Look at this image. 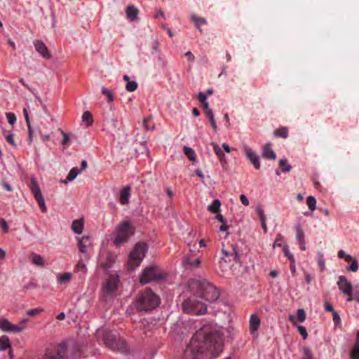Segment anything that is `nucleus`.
I'll return each mask as SVG.
<instances>
[{
	"label": "nucleus",
	"instance_id": "obj_48",
	"mask_svg": "<svg viewBox=\"0 0 359 359\" xmlns=\"http://www.w3.org/2000/svg\"><path fill=\"white\" fill-rule=\"evenodd\" d=\"M283 240H284L283 236L281 234L278 233L276 236V238L273 243V248L282 246V243L283 242Z\"/></svg>",
	"mask_w": 359,
	"mask_h": 359
},
{
	"label": "nucleus",
	"instance_id": "obj_31",
	"mask_svg": "<svg viewBox=\"0 0 359 359\" xmlns=\"http://www.w3.org/2000/svg\"><path fill=\"white\" fill-rule=\"evenodd\" d=\"M221 202L219 199H215L208 206V210L212 213H218L220 210Z\"/></svg>",
	"mask_w": 359,
	"mask_h": 359
},
{
	"label": "nucleus",
	"instance_id": "obj_19",
	"mask_svg": "<svg viewBox=\"0 0 359 359\" xmlns=\"http://www.w3.org/2000/svg\"><path fill=\"white\" fill-rule=\"evenodd\" d=\"M127 19L130 21H134L137 19L139 14V10L133 5H129L126 8Z\"/></svg>",
	"mask_w": 359,
	"mask_h": 359
},
{
	"label": "nucleus",
	"instance_id": "obj_43",
	"mask_svg": "<svg viewBox=\"0 0 359 359\" xmlns=\"http://www.w3.org/2000/svg\"><path fill=\"white\" fill-rule=\"evenodd\" d=\"M137 88V83L132 81H128L126 86V89L129 92H133Z\"/></svg>",
	"mask_w": 359,
	"mask_h": 359
},
{
	"label": "nucleus",
	"instance_id": "obj_56",
	"mask_svg": "<svg viewBox=\"0 0 359 359\" xmlns=\"http://www.w3.org/2000/svg\"><path fill=\"white\" fill-rule=\"evenodd\" d=\"M332 318L335 324L339 323L341 320L340 316L336 311L332 312Z\"/></svg>",
	"mask_w": 359,
	"mask_h": 359
},
{
	"label": "nucleus",
	"instance_id": "obj_10",
	"mask_svg": "<svg viewBox=\"0 0 359 359\" xmlns=\"http://www.w3.org/2000/svg\"><path fill=\"white\" fill-rule=\"evenodd\" d=\"M29 189L33 194L35 200L37 201L40 210L43 212H47V208L45 204V200L41 193V189L35 178H32L29 184Z\"/></svg>",
	"mask_w": 359,
	"mask_h": 359
},
{
	"label": "nucleus",
	"instance_id": "obj_38",
	"mask_svg": "<svg viewBox=\"0 0 359 359\" xmlns=\"http://www.w3.org/2000/svg\"><path fill=\"white\" fill-rule=\"evenodd\" d=\"M82 120L83 122H86L88 126L91 125L93 122L92 114L88 111H86L83 114Z\"/></svg>",
	"mask_w": 359,
	"mask_h": 359
},
{
	"label": "nucleus",
	"instance_id": "obj_52",
	"mask_svg": "<svg viewBox=\"0 0 359 359\" xmlns=\"http://www.w3.org/2000/svg\"><path fill=\"white\" fill-rule=\"evenodd\" d=\"M255 210H256V213L259 215L260 220L266 219L264 212L261 206H259V205L257 206Z\"/></svg>",
	"mask_w": 359,
	"mask_h": 359
},
{
	"label": "nucleus",
	"instance_id": "obj_45",
	"mask_svg": "<svg viewBox=\"0 0 359 359\" xmlns=\"http://www.w3.org/2000/svg\"><path fill=\"white\" fill-rule=\"evenodd\" d=\"M6 116L8 123L12 126L14 125V123L16 122V120H17L16 116L13 113H11V112L6 113Z\"/></svg>",
	"mask_w": 359,
	"mask_h": 359
},
{
	"label": "nucleus",
	"instance_id": "obj_9",
	"mask_svg": "<svg viewBox=\"0 0 359 359\" xmlns=\"http://www.w3.org/2000/svg\"><path fill=\"white\" fill-rule=\"evenodd\" d=\"M183 311L194 315H203L207 311L206 305L196 299H188L182 303Z\"/></svg>",
	"mask_w": 359,
	"mask_h": 359
},
{
	"label": "nucleus",
	"instance_id": "obj_33",
	"mask_svg": "<svg viewBox=\"0 0 359 359\" xmlns=\"http://www.w3.org/2000/svg\"><path fill=\"white\" fill-rule=\"evenodd\" d=\"M11 346L10 340L8 337L2 336L0 337V351H5Z\"/></svg>",
	"mask_w": 359,
	"mask_h": 359
},
{
	"label": "nucleus",
	"instance_id": "obj_17",
	"mask_svg": "<svg viewBox=\"0 0 359 359\" xmlns=\"http://www.w3.org/2000/svg\"><path fill=\"white\" fill-rule=\"evenodd\" d=\"M250 334H255L260 326V318L256 314H252L250 318Z\"/></svg>",
	"mask_w": 359,
	"mask_h": 359
},
{
	"label": "nucleus",
	"instance_id": "obj_44",
	"mask_svg": "<svg viewBox=\"0 0 359 359\" xmlns=\"http://www.w3.org/2000/svg\"><path fill=\"white\" fill-rule=\"evenodd\" d=\"M297 317L299 322H304L306 319V313L303 309H299L297 312Z\"/></svg>",
	"mask_w": 359,
	"mask_h": 359
},
{
	"label": "nucleus",
	"instance_id": "obj_21",
	"mask_svg": "<svg viewBox=\"0 0 359 359\" xmlns=\"http://www.w3.org/2000/svg\"><path fill=\"white\" fill-rule=\"evenodd\" d=\"M222 253L224 257H222V260L224 262H231V259L237 262L238 259V252L235 249H233L231 252H227L224 249H222Z\"/></svg>",
	"mask_w": 359,
	"mask_h": 359
},
{
	"label": "nucleus",
	"instance_id": "obj_60",
	"mask_svg": "<svg viewBox=\"0 0 359 359\" xmlns=\"http://www.w3.org/2000/svg\"><path fill=\"white\" fill-rule=\"evenodd\" d=\"M62 137H63L62 144H66L69 141V137H68L67 134L64 133L63 131H62Z\"/></svg>",
	"mask_w": 359,
	"mask_h": 359
},
{
	"label": "nucleus",
	"instance_id": "obj_28",
	"mask_svg": "<svg viewBox=\"0 0 359 359\" xmlns=\"http://www.w3.org/2000/svg\"><path fill=\"white\" fill-rule=\"evenodd\" d=\"M31 260L33 264L37 266L42 267L45 264L43 258L40 255L36 253H32Z\"/></svg>",
	"mask_w": 359,
	"mask_h": 359
},
{
	"label": "nucleus",
	"instance_id": "obj_47",
	"mask_svg": "<svg viewBox=\"0 0 359 359\" xmlns=\"http://www.w3.org/2000/svg\"><path fill=\"white\" fill-rule=\"evenodd\" d=\"M102 93L105 95L109 102H112L114 100L113 93L111 91L107 89L105 87L102 88Z\"/></svg>",
	"mask_w": 359,
	"mask_h": 359
},
{
	"label": "nucleus",
	"instance_id": "obj_29",
	"mask_svg": "<svg viewBox=\"0 0 359 359\" xmlns=\"http://www.w3.org/2000/svg\"><path fill=\"white\" fill-rule=\"evenodd\" d=\"M191 20L194 22L196 27L199 29L200 32H202L200 26L201 25H204L207 23V21L205 18L197 16L195 14H192L191 15Z\"/></svg>",
	"mask_w": 359,
	"mask_h": 359
},
{
	"label": "nucleus",
	"instance_id": "obj_46",
	"mask_svg": "<svg viewBox=\"0 0 359 359\" xmlns=\"http://www.w3.org/2000/svg\"><path fill=\"white\" fill-rule=\"evenodd\" d=\"M351 359H359V347L354 346L350 352Z\"/></svg>",
	"mask_w": 359,
	"mask_h": 359
},
{
	"label": "nucleus",
	"instance_id": "obj_3",
	"mask_svg": "<svg viewBox=\"0 0 359 359\" xmlns=\"http://www.w3.org/2000/svg\"><path fill=\"white\" fill-rule=\"evenodd\" d=\"M160 304V298L150 288L141 291L137 297V308L140 311H149Z\"/></svg>",
	"mask_w": 359,
	"mask_h": 359
},
{
	"label": "nucleus",
	"instance_id": "obj_64",
	"mask_svg": "<svg viewBox=\"0 0 359 359\" xmlns=\"http://www.w3.org/2000/svg\"><path fill=\"white\" fill-rule=\"evenodd\" d=\"M2 186L7 191H12V188H11V185L8 183L4 182Z\"/></svg>",
	"mask_w": 359,
	"mask_h": 359
},
{
	"label": "nucleus",
	"instance_id": "obj_42",
	"mask_svg": "<svg viewBox=\"0 0 359 359\" xmlns=\"http://www.w3.org/2000/svg\"><path fill=\"white\" fill-rule=\"evenodd\" d=\"M4 135L6 140L11 144L12 146L16 147L17 144L14 140L13 135L12 133H6V132H4Z\"/></svg>",
	"mask_w": 359,
	"mask_h": 359
},
{
	"label": "nucleus",
	"instance_id": "obj_49",
	"mask_svg": "<svg viewBox=\"0 0 359 359\" xmlns=\"http://www.w3.org/2000/svg\"><path fill=\"white\" fill-rule=\"evenodd\" d=\"M43 309L42 308H36L31 309L27 311V314L29 316H34L42 312Z\"/></svg>",
	"mask_w": 359,
	"mask_h": 359
},
{
	"label": "nucleus",
	"instance_id": "obj_27",
	"mask_svg": "<svg viewBox=\"0 0 359 359\" xmlns=\"http://www.w3.org/2000/svg\"><path fill=\"white\" fill-rule=\"evenodd\" d=\"M79 173H80V172H79L78 168H76V167L73 168L69 172L66 179L64 180H62L61 182L65 184H67L69 182H72L78 176V175Z\"/></svg>",
	"mask_w": 359,
	"mask_h": 359
},
{
	"label": "nucleus",
	"instance_id": "obj_15",
	"mask_svg": "<svg viewBox=\"0 0 359 359\" xmlns=\"http://www.w3.org/2000/svg\"><path fill=\"white\" fill-rule=\"evenodd\" d=\"M34 46L35 50L45 59H50L51 57V54L48 50V48L45 45V43L39 40H36L34 41Z\"/></svg>",
	"mask_w": 359,
	"mask_h": 359
},
{
	"label": "nucleus",
	"instance_id": "obj_5",
	"mask_svg": "<svg viewBox=\"0 0 359 359\" xmlns=\"http://www.w3.org/2000/svg\"><path fill=\"white\" fill-rule=\"evenodd\" d=\"M165 276L166 273L161 267L155 265L149 266L143 270L140 282L144 285L151 281H159L163 280Z\"/></svg>",
	"mask_w": 359,
	"mask_h": 359
},
{
	"label": "nucleus",
	"instance_id": "obj_61",
	"mask_svg": "<svg viewBox=\"0 0 359 359\" xmlns=\"http://www.w3.org/2000/svg\"><path fill=\"white\" fill-rule=\"evenodd\" d=\"M266 218L260 220L261 224H262V229H263L264 233L267 232V227H266Z\"/></svg>",
	"mask_w": 359,
	"mask_h": 359
},
{
	"label": "nucleus",
	"instance_id": "obj_34",
	"mask_svg": "<svg viewBox=\"0 0 359 359\" xmlns=\"http://www.w3.org/2000/svg\"><path fill=\"white\" fill-rule=\"evenodd\" d=\"M278 165L284 172H289L292 169V166L288 164L287 160L285 158L280 159L278 162Z\"/></svg>",
	"mask_w": 359,
	"mask_h": 359
},
{
	"label": "nucleus",
	"instance_id": "obj_22",
	"mask_svg": "<svg viewBox=\"0 0 359 359\" xmlns=\"http://www.w3.org/2000/svg\"><path fill=\"white\" fill-rule=\"evenodd\" d=\"M23 114H24L25 119L26 121V123H27V128H28V133H29L28 142H29V144H31V143L32 142V140H33L34 131L31 126L30 120H29L27 110L25 108L23 109Z\"/></svg>",
	"mask_w": 359,
	"mask_h": 359
},
{
	"label": "nucleus",
	"instance_id": "obj_13",
	"mask_svg": "<svg viewBox=\"0 0 359 359\" xmlns=\"http://www.w3.org/2000/svg\"><path fill=\"white\" fill-rule=\"evenodd\" d=\"M337 255L341 259H344L346 262H351V264L346 268L348 271L355 272L358 269V264L357 260L349 255H346L343 250H340Z\"/></svg>",
	"mask_w": 359,
	"mask_h": 359
},
{
	"label": "nucleus",
	"instance_id": "obj_54",
	"mask_svg": "<svg viewBox=\"0 0 359 359\" xmlns=\"http://www.w3.org/2000/svg\"><path fill=\"white\" fill-rule=\"evenodd\" d=\"M0 226L5 232H8L9 227L4 219H0Z\"/></svg>",
	"mask_w": 359,
	"mask_h": 359
},
{
	"label": "nucleus",
	"instance_id": "obj_6",
	"mask_svg": "<svg viewBox=\"0 0 359 359\" xmlns=\"http://www.w3.org/2000/svg\"><path fill=\"white\" fill-rule=\"evenodd\" d=\"M103 341L104 344L111 350L123 352L127 349L126 342L109 330L104 331Z\"/></svg>",
	"mask_w": 359,
	"mask_h": 359
},
{
	"label": "nucleus",
	"instance_id": "obj_4",
	"mask_svg": "<svg viewBox=\"0 0 359 359\" xmlns=\"http://www.w3.org/2000/svg\"><path fill=\"white\" fill-rule=\"evenodd\" d=\"M135 233V228L130 221H123L118 224L114 231L113 243L116 247L127 243Z\"/></svg>",
	"mask_w": 359,
	"mask_h": 359
},
{
	"label": "nucleus",
	"instance_id": "obj_35",
	"mask_svg": "<svg viewBox=\"0 0 359 359\" xmlns=\"http://www.w3.org/2000/svg\"><path fill=\"white\" fill-rule=\"evenodd\" d=\"M274 135L278 137L286 138L288 136V130L287 128H280L274 131Z\"/></svg>",
	"mask_w": 359,
	"mask_h": 359
},
{
	"label": "nucleus",
	"instance_id": "obj_39",
	"mask_svg": "<svg viewBox=\"0 0 359 359\" xmlns=\"http://www.w3.org/2000/svg\"><path fill=\"white\" fill-rule=\"evenodd\" d=\"M296 239L298 242L304 241V233L299 225L296 226Z\"/></svg>",
	"mask_w": 359,
	"mask_h": 359
},
{
	"label": "nucleus",
	"instance_id": "obj_23",
	"mask_svg": "<svg viewBox=\"0 0 359 359\" xmlns=\"http://www.w3.org/2000/svg\"><path fill=\"white\" fill-rule=\"evenodd\" d=\"M210 144L222 164L226 163L225 155L219 146L215 142H212Z\"/></svg>",
	"mask_w": 359,
	"mask_h": 359
},
{
	"label": "nucleus",
	"instance_id": "obj_62",
	"mask_svg": "<svg viewBox=\"0 0 359 359\" xmlns=\"http://www.w3.org/2000/svg\"><path fill=\"white\" fill-rule=\"evenodd\" d=\"M306 282L309 284L312 280V277L310 274L306 273L304 275Z\"/></svg>",
	"mask_w": 359,
	"mask_h": 359
},
{
	"label": "nucleus",
	"instance_id": "obj_30",
	"mask_svg": "<svg viewBox=\"0 0 359 359\" xmlns=\"http://www.w3.org/2000/svg\"><path fill=\"white\" fill-rule=\"evenodd\" d=\"M206 118L209 121L211 126L212 127L213 130L216 132L217 130V126L216 124V121L214 117V114L212 112V110H208L207 111L204 112Z\"/></svg>",
	"mask_w": 359,
	"mask_h": 359
},
{
	"label": "nucleus",
	"instance_id": "obj_24",
	"mask_svg": "<svg viewBox=\"0 0 359 359\" xmlns=\"http://www.w3.org/2000/svg\"><path fill=\"white\" fill-rule=\"evenodd\" d=\"M184 266H190L193 267H198L200 266L201 261L199 258L193 259L191 255H187L182 262Z\"/></svg>",
	"mask_w": 359,
	"mask_h": 359
},
{
	"label": "nucleus",
	"instance_id": "obj_63",
	"mask_svg": "<svg viewBox=\"0 0 359 359\" xmlns=\"http://www.w3.org/2000/svg\"><path fill=\"white\" fill-rule=\"evenodd\" d=\"M202 107L203 108L204 112L207 111L208 110H211V109L209 107V104L208 102L201 103Z\"/></svg>",
	"mask_w": 359,
	"mask_h": 359
},
{
	"label": "nucleus",
	"instance_id": "obj_53",
	"mask_svg": "<svg viewBox=\"0 0 359 359\" xmlns=\"http://www.w3.org/2000/svg\"><path fill=\"white\" fill-rule=\"evenodd\" d=\"M297 328H298V331H299V334L302 336L303 339H306L308 336L306 328L302 325H299L297 327Z\"/></svg>",
	"mask_w": 359,
	"mask_h": 359
},
{
	"label": "nucleus",
	"instance_id": "obj_55",
	"mask_svg": "<svg viewBox=\"0 0 359 359\" xmlns=\"http://www.w3.org/2000/svg\"><path fill=\"white\" fill-rule=\"evenodd\" d=\"M240 200L243 205L248 206L249 205V200L244 194L240 196Z\"/></svg>",
	"mask_w": 359,
	"mask_h": 359
},
{
	"label": "nucleus",
	"instance_id": "obj_25",
	"mask_svg": "<svg viewBox=\"0 0 359 359\" xmlns=\"http://www.w3.org/2000/svg\"><path fill=\"white\" fill-rule=\"evenodd\" d=\"M90 245V237L89 236H83L82 238L79 239V249L82 253L86 252L87 246Z\"/></svg>",
	"mask_w": 359,
	"mask_h": 359
},
{
	"label": "nucleus",
	"instance_id": "obj_11",
	"mask_svg": "<svg viewBox=\"0 0 359 359\" xmlns=\"http://www.w3.org/2000/svg\"><path fill=\"white\" fill-rule=\"evenodd\" d=\"M28 320V319H23L19 325H14L7 319H2L0 320V329L6 332L19 333L25 330V324Z\"/></svg>",
	"mask_w": 359,
	"mask_h": 359
},
{
	"label": "nucleus",
	"instance_id": "obj_16",
	"mask_svg": "<svg viewBox=\"0 0 359 359\" xmlns=\"http://www.w3.org/2000/svg\"><path fill=\"white\" fill-rule=\"evenodd\" d=\"M337 285L339 290L345 294H350V291L353 290L352 284L348 282L347 278L344 276H340L339 277Z\"/></svg>",
	"mask_w": 359,
	"mask_h": 359
},
{
	"label": "nucleus",
	"instance_id": "obj_7",
	"mask_svg": "<svg viewBox=\"0 0 359 359\" xmlns=\"http://www.w3.org/2000/svg\"><path fill=\"white\" fill-rule=\"evenodd\" d=\"M147 249V245L144 243H138L135 245L129 257V266L131 269L139 266L143 258L145 257Z\"/></svg>",
	"mask_w": 359,
	"mask_h": 359
},
{
	"label": "nucleus",
	"instance_id": "obj_2",
	"mask_svg": "<svg viewBox=\"0 0 359 359\" xmlns=\"http://www.w3.org/2000/svg\"><path fill=\"white\" fill-rule=\"evenodd\" d=\"M187 287L193 295L208 302H215L220 295L219 290L215 285L201 277L191 278L188 281Z\"/></svg>",
	"mask_w": 359,
	"mask_h": 359
},
{
	"label": "nucleus",
	"instance_id": "obj_51",
	"mask_svg": "<svg viewBox=\"0 0 359 359\" xmlns=\"http://www.w3.org/2000/svg\"><path fill=\"white\" fill-rule=\"evenodd\" d=\"M75 270L76 271H83L85 272L86 271V267L84 263L81 261H79L76 266H75Z\"/></svg>",
	"mask_w": 359,
	"mask_h": 359
},
{
	"label": "nucleus",
	"instance_id": "obj_1",
	"mask_svg": "<svg viewBox=\"0 0 359 359\" xmlns=\"http://www.w3.org/2000/svg\"><path fill=\"white\" fill-rule=\"evenodd\" d=\"M223 350L222 334L210 327L205 326L191 338L184 350L185 359H212Z\"/></svg>",
	"mask_w": 359,
	"mask_h": 359
},
{
	"label": "nucleus",
	"instance_id": "obj_50",
	"mask_svg": "<svg viewBox=\"0 0 359 359\" xmlns=\"http://www.w3.org/2000/svg\"><path fill=\"white\" fill-rule=\"evenodd\" d=\"M149 118H147L144 119V128L147 130H153L154 129V128H155V125L154 123L149 124Z\"/></svg>",
	"mask_w": 359,
	"mask_h": 359
},
{
	"label": "nucleus",
	"instance_id": "obj_18",
	"mask_svg": "<svg viewBox=\"0 0 359 359\" xmlns=\"http://www.w3.org/2000/svg\"><path fill=\"white\" fill-rule=\"evenodd\" d=\"M262 156L263 158L266 159H276V155L271 148V143H267L263 147L262 151Z\"/></svg>",
	"mask_w": 359,
	"mask_h": 359
},
{
	"label": "nucleus",
	"instance_id": "obj_26",
	"mask_svg": "<svg viewBox=\"0 0 359 359\" xmlns=\"http://www.w3.org/2000/svg\"><path fill=\"white\" fill-rule=\"evenodd\" d=\"M83 220L82 219H76L73 221L72 224V231L77 233L81 234L83 231Z\"/></svg>",
	"mask_w": 359,
	"mask_h": 359
},
{
	"label": "nucleus",
	"instance_id": "obj_58",
	"mask_svg": "<svg viewBox=\"0 0 359 359\" xmlns=\"http://www.w3.org/2000/svg\"><path fill=\"white\" fill-rule=\"evenodd\" d=\"M198 100H199V102H200L201 103H203V102H207V97H206V95H205L203 93H202V92H201V93H198Z\"/></svg>",
	"mask_w": 359,
	"mask_h": 359
},
{
	"label": "nucleus",
	"instance_id": "obj_40",
	"mask_svg": "<svg viewBox=\"0 0 359 359\" xmlns=\"http://www.w3.org/2000/svg\"><path fill=\"white\" fill-rule=\"evenodd\" d=\"M302 359H313V353L310 348H303V358Z\"/></svg>",
	"mask_w": 359,
	"mask_h": 359
},
{
	"label": "nucleus",
	"instance_id": "obj_59",
	"mask_svg": "<svg viewBox=\"0 0 359 359\" xmlns=\"http://www.w3.org/2000/svg\"><path fill=\"white\" fill-rule=\"evenodd\" d=\"M324 307H325V311H329V312H332V313L333 311H335L334 309L333 306L330 304H329L327 302H326L325 304Z\"/></svg>",
	"mask_w": 359,
	"mask_h": 359
},
{
	"label": "nucleus",
	"instance_id": "obj_32",
	"mask_svg": "<svg viewBox=\"0 0 359 359\" xmlns=\"http://www.w3.org/2000/svg\"><path fill=\"white\" fill-rule=\"evenodd\" d=\"M183 150H184V152L185 154V155L187 156V158L191 161H195L196 159V152L194 149H192L191 148L189 147H187V146H184V148H183Z\"/></svg>",
	"mask_w": 359,
	"mask_h": 359
},
{
	"label": "nucleus",
	"instance_id": "obj_36",
	"mask_svg": "<svg viewBox=\"0 0 359 359\" xmlns=\"http://www.w3.org/2000/svg\"><path fill=\"white\" fill-rule=\"evenodd\" d=\"M72 278V274L70 273H64L63 274L57 276V282L60 284L65 283L69 281Z\"/></svg>",
	"mask_w": 359,
	"mask_h": 359
},
{
	"label": "nucleus",
	"instance_id": "obj_8",
	"mask_svg": "<svg viewBox=\"0 0 359 359\" xmlns=\"http://www.w3.org/2000/svg\"><path fill=\"white\" fill-rule=\"evenodd\" d=\"M67 346L65 343L52 344L45 351L41 359H65Z\"/></svg>",
	"mask_w": 359,
	"mask_h": 359
},
{
	"label": "nucleus",
	"instance_id": "obj_41",
	"mask_svg": "<svg viewBox=\"0 0 359 359\" xmlns=\"http://www.w3.org/2000/svg\"><path fill=\"white\" fill-rule=\"evenodd\" d=\"M283 253H284L285 256L287 257L290 259L291 263H294V257L290 253L288 246L287 245H284L283 246Z\"/></svg>",
	"mask_w": 359,
	"mask_h": 359
},
{
	"label": "nucleus",
	"instance_id": "obj_37",
	"mask_svg": "<svg viewBox=\"0 0 359 359\" xmlns=\"http://www.w3.org/2000/svg\"><path fill=\"white\" fill-rule=\"evenodd\" d=\"M306 204L308 205L309 209L311 211H313L316 209V200L314 196H309L306 198Z\"/></svg>",
	"mask_w": 359,
	"mask_h": 359
},
{
	"label": "nucleus",
	"instance_id": "obj_20",
	"mask_svg": "<svg viewBox=\"0 0 359 359\" xmlns=\"http://www.w3.org/2000/svg\"><path fill=\"white\" fill-rule=\"evenodd\" d=\"M130 187L126 186L124 187L120 193V203L121 205H126L129 202V198L130 196Z\"/></svg>",
	"mask_w": 359,
	"mask_h": 359
},
{
	"label": "nucleus",
	"instance_id": "obj_14",
	"mask_svg": "<svg viewBox=\"0 0 359 359\" xmlns=\"http://www.w3.org/2000/svg\"><path fill=\"white\" fill-rule=\"evenodd\" d=\"M244 151L248 159L251 162L255 169L260 168L259 156L248 147H244Z\"/></svg>",
	"mask_w": 359,
	"mask_h": 359
},
{
	"label": "nucleus",
	"instance_id": "obj_12",
	"mask_svg": "<svg viewBox=\"0 0 359 359\" xmlns=\"http://www.w3.org/2000/svg\"><path fill=\"white\" fill-rule=\"evenodd\" d=\"M119 278L118 276L110 275L106 280L103 286V296L104 298L113 296L117 290Z\"/></svg>",
	"mask_w": 359,
	"mask_h": 359
},
{
	"label": "nucleus",
	"instance_id": "obj_57",
	"mask_svg": "<svg viewBox=\"0 0 359 359\" xmlns=\"http://www.w3.org/2000/svg\"><path fill=\"white\" fill-rule=\"evenodd\" d=\"M186 58L191 62H194L195 60L194 55L191 53V52L188 51L184 54Z\"/></svg>",
	"mask_w": 359,
	"mask_h": 359
}]
</instances>
